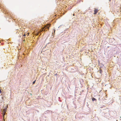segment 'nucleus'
I'll return each mask as SVG.
<instances>
[{
  "label": "nucleus",
  "instance_id": "f257e3e1",
  "mask_svg": "<svg viewBox=\"0 0 121 121\" xmlns=\"http://www.w3.org/2000/svg\"><path fill=\"white\" fill-rule=\"evenodd\" d=\"M50 26V25L49 24H48L47 25L45 26L44 28H42V30H41L40 31V32H42L44 28H46L44 30H45L47 28L48 29H49V27Z\"/></svg>",
  "mask_w": 121,
  "mask_h": 121
},
{
  "label": "nucleus",
  "instance_id": "f03ea898",
  "mask_svg": "<svg viewBox=\"0 0 121 121\" xmlns=\"http://www.w3.org/2000/svg\"><path fill=\"white\" fill-rule=\"evenodd\" d=\"M98 10L97 9H95V10H94V14H96L98 12Z\"/></svg>",
  "mask_w": 121,
  "mask_h": 121
},
{
  "label": "nucleus",
  "instance_id": "7ed1b4c3",
  "mask_svg": "<svg viewBox=\"0 0 121 121\" xmlns=\"http://www.w3.org/2000/svg\"><path fill=\"white\" fill-rule=\"evenodd\" d=\"M3 112L4 113H5L6 112V109H3Z\"/></svg>",
  "mask_w": 121,
  "mask_h": 121
},
{
  "label": "nucleus",
  "instance_id": "20e7f679",
  "mask_svg": "<svg viewBox=\"0 0 121 121\" xmlns=\"http://www.w3.org/2000/svg\"><path fill=\"white\" fill-rule=\"evenodd\" d=\"M92 101H94L95 100H96V99L95 98H92Z\"/></svg>",
  "mask_w": 121,
  "mask_h": 121
},
{
  "label": "nucleus",
  "instance_id": "39448f33",
  "mask_svg": "<svg viewBox=\"0 0 121 121\" xmlns=\"http://www.w3.org/2000/svg\"><path fill=\"white\" fill-rule=\"evenodd\" d=\"M36 81V80H35V81H34L33 82V84H35V83Z\"/></svg>",
  "mask_w": 121,
  "mask_h": 121
},
{
  "label": "nucleus",
  "instance_id": "423d86ee",
  "mask_svg": "<svg viewBox=\"0 0 121 121\" xmlns=\"http://www.w3.org/2000/svg\"><path fill=\"white\" fill-rule=\"evenodd\" d=\"M5 115V113L4 112V114L3 115V117H4V116Z\"/></svg>",
  "mask_w": 121,
  "mask_h": 121
},
{
  "label": "nucleus",
  "instance_id": "0eeeda50",
  "mask_svg": "<svg viewBox=\"0 0 121 121\" xmlns=\"http://www.w3.org/2000/svg\"><path fill=\"white\" fill-rule=\"evenodd\" d=\"M26 35H27V36H28L29 35V33H28V34H26Z\"/></svg>",
  "mask_w": 121,
  "mask_h": 121
},
{
  "label": "nucleus",
  "instance_id": "6e6552de",
  "mask_svg": "<svg viewBox=\"0 0 121 121\" xmlns=\"http://www.w3.org/2000/svg\"><path fill=\"white\" fill-rule=\"evenodd\" d=\"M39 34V32H38L37 33V34H36V35H38Z\"/></svg>",
  "mask_w": 121,
  "mask_h": 121
},
{
  "label": "nucleus",
  "instance_id": "1a4fd4ad",
  "mask_svg": "<svg viewBox=\"0 0 121 121\" xmlns=\"http://www.w3.org/2000/svg\"><path fill=\"white\" fill-rule=\"evenodd\" d=\"M54 33H55V29H54Z\"/></svg>",
  "mask_w": 121,
  "mask_h": 121
},
{
  "label": "nucleus",
  "instance_id": "9d476101",
  "mask_svg": "<svg viewBox=\"0 0 121 121\" xmlns=\"http://www.w3.org/2000/svg\"><path fill=\"white\" fill-rule=\"evenodd\" d=\"M26 35L24 34V35H23V36H25Z\"/></svg>",
  "mask_w": 121,
  "mask_h": 121
},
{
  "label": "nucleus",
  "instance_id": "9b49d317",
  "mask_svg": "<svg viewBox=\"0 0 121 121\" xmlns=\"http://www.w3.org/2000/svg\"><path fill=\"white\" fill-rule=\"evenodd\" d=\"M1 90L0 89V93H1Z\"/></svg>",
  "mask_w": 121,
  "mask_h": 121
},
{
  "label": "nucleus",
  "instance_id": "f8f14e48",
  "mask_svg": "<svg viewBox=\"0 0 121 121\" xmlns=\"http://www.w3.org/2000/svg\"><path fill=\"white\" fill-rule=\"evenodd\" d=\"M73 16H74V14H73Z\"/></svg>",
  "mask_w": 121,
  "mask_h": 121
},
{
  "label": "nucleus",
  "instance_id": "ddd939ff",
  "mask_svg": "<svg viewBox=\"0 0 121 121\" xmlns=\"http://www.w3.org/2000/svg\"><path fill=\"white\" fill-rule=\"evenodd\" d=\"M100 73H101V72H100Z\"/></svg>",
  "mask_w": 121,
  "mask_h": 121
}]
</instances>
